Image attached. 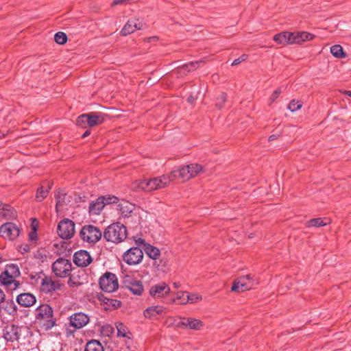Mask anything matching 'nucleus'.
<instances>
[{
  "instance_id": "f257e3e1",
  "label": "nucleus",
  "mask_w": 351,
  "mask_h": 351,
  "mask_svg": "<svg viewBox=\"0 0 351 351\" xmlns=\"http://www.w3.org/2000/svg\"><path fill=\"white\" fill-rule=\"evenodd\" d=\"M36 322L45 330H50L55 325L53 310L48 304H42L35 311Z\"/></svg>"
},
{
  "instance_id": "f03ea898",
  "label": "nucleus",
  "mask_w": 351,
  "mask_h": 351,
  "mask_svg": "<svg viewBox=\"0 0 351 351\" xmlns=\"http://www.w3.org/2000/svg\"><path fill=\"white\" fill-rule=\"evenodd\" d=\"M127 237L126 227L121 223H114L108 226L104 232V239L109 242L119 243Z\"/></svg>"
},
{
  "instance_id": "7ed1b4c3",
  "label": "nucleus",
  "mask_w": 351,
  "mask_h": 351,
  "mask_svg": "<svg viewBox=\"0 0 351 351\" xmlns=\"http://www.w3.org/2000/svg\"><path fill=\"white\" fill-rule=\"evenodd\" d=\"M101 230L93 225H84L80 231L81 239L88 244H95L101 239Z\"/></svg>"
},
{
  "instance_id": "20e7f679",
  "label": "nucleus",
  "mask_w": 351,
  "mask_h": 351,
  "mask_svg": "<svg viewBox=\"0 0 351 351\" xmlns=\"http://www.w3.org/2000/svg\"><path fill=\"white\" fill-rule=\"evenodd\" d=\"M175 325L180 329L193 330H201L204 327V324L202 320L195 317L182 316H178L175 319Z\"/></svg>"
},
{
  "instance_id": "39448f33",
  "label": "nucleus",
  "mask_w": 351,
  "mask_h": 351,
  "mask_svg": "<svg viewBox=\"0 0 351 351\" xmlns=\"http://www.w3.org/2000/svg\"><path fill=\"white\" fill-rule=\"evenodd\" d=\"M117 202L118 198L116 196L111 195L100 196L90 204L88 211L90 214L97 215L101 212L106 205Z\"/></svg>"
},
{
  "instance_id": "423d86ee",
  "label": "nucleus",
  "mask_w": 351,
  "mask_h": 351,
  "mask_svg": "<svg viewBox=\"0 0 351 351\" xmlns=\"http://www.w3.org/2000/svg\"><path fill=\"white\" fill-rule=\"evenodd\" d=\"M105 121V115L101 113L93 112L88 114H83L77 119V124L82 127H86V124L89 127L99 125Z\"/></svg>"
},
{
  "instance_id": "0eeeda50",
  "label": "nucleus",
  "mask_w": 351,
  "mask_h": 351,
  "mask_svg": "<svg viewBox=\"0 0 351 351\" xmlns=\"http://www.w3.org/2000/svg\"><path fill=\"white\" fill-rule=\"evenodd\" d=\"M101 289L105 292L112 293L119 287L118 279L114 274L106 272L99 280Z\"/></svg>"
},
{
  "instance_id": "6e6552de",
  "label": "nucleus",
  "mask_w": 351,
  "mask_h": 351,
  "mask_svg": "<svg viewBox=\"0 0 351 351\" xmlns=\"http://www.w3.org/2000/svg\"><path fill=\"white\" fill-rule=\"evenodd\" d=\"M75 223L69 219L61 220L57 227V233L62 239H69L72 238L75 232Z\"/></svg>"
},
{
  "instance_id": "1a4fd4ad",
  "label": "nucleus",
  "mask_w": 351,
  "mask_h": 351,
  "mask_svg": "<svg viewBox=\"0 0 351 351\" xmlns=\"http://www.w3.org/2000/svg\"><path fill=\"white\" fill-rule=\"evenodd\" d=\"M143 258L142 249L138 247H132L123 254V261L128 265H136L140 264Z\"/></svg>"
},
{
  "instance_id": "9d476101",
  "label": "nucleus",
  "mask_w": 351,
  "mask_h": 351,
  "mask_svg": "<svg viewBox=\"0 0 351 351\" xmlns=\"http://www.w3.org/2000/svg\"><path fill=\"white\" fill-rule=\"evenodd\" d=\"M71 263L63 258H58L52 265V271L54 274L60 278H64L71 271Z\"/></svg>"
},
{
  "instance_id": "9b49d317",
  "label": "nucleus",
  "mask_w": 351,
  "mask_h": 351,
  "mask_svg": "<svg viewBox=\"0 0 351 351\" xmlns=\"http://www.w3.org/2000/svg\"><path fill=\"white\" fill-rule=\"evenodd\" d=\"M123 283L125 287L134 295H141L144 291L142 282L132 276H125L123 280Z\"/></svg>"
},
{
  "instance_id": "f8f14e48",
  "label": "nucleus",
  "mask_w": 351,
  "mask_h": 351,
  "mask_svg": "<svg viewBox=\"0 0 351 351\" xmlns=\"http://www.w3.org/2000/svg\"><path fill=\"white\" fill-rule=\"evenodd\" d=\"M252 279L250 275H245L237 278L232 286V291L243 292L253 288L257 284Z\"/></svg>"
},
{
  "instance_id": "ddd939ff",
  "label": "nucleus",
  "mask_w": 351,
  "mask_h": 351,
  "mask_svg": "<svg viewBox=\"0 0 351 351\" xmlns=\"http://www.w3.org/2000/svg\"><path fill=\"white\" fill-rule=\"evenodd\" d=\"M20 233L19 227L14 223H5L0 227V234L5 239L14 240Z\"/></svg>"
},
{
  "instance_id": "4468645a",
  "label": "nucleus",
  "mask_w": 351,
  "mask_h": 351,
  "mask_svg": "<svg viewBox=\"0 0 351 351\" xmlns=\"http://www.w3.org/2000/svg\"><path fill=\"white\" fill-rule=\"evenodd\" d=\"M132 186L135 189H138L147 192L158 190L155 177L149 179L136 180L132 183Z\"/></svg>"
},
{
  "instance_id": "2eb2a0df",
  "label": "nucleus",
  "mask_w": 351,
  "mask_h": 351,
  "mask_svg": "<svg viewBox=\"0 0 351 351\" xmlns=\"http://www.w3.org/2000/svg\"><path fill=\"white\" fill-rule=\"evenodd\" d=\"M22 327L15 325H7L3 330V337L7 341H18L21 335Z\"/></svg>"
},
{
  "instance_id": "dca6fc26",
  "label": "nucleus",
  "mask_w": 351,
  "mask_h": 351,
  "mask_svg": "<svg viewBox=\"0 0 351 351\" xmlns=\"http://www.w3.org/2000/svg\"><path fill=\"white\" fill-rule=\"evenodd\" d=\"M171 291L170 287L165 282H160L152 285L149 291V295L154 299L167 296Z\"/></svg>"
},
{
  "instance_id": "f3484780",
  "label": "nucleus",
  "mask_w": 351,
  "mask_h": 351,
  "mask_svg": "<svg viewBox=\"0 0 351 351\" xmlns=\"http://www.w3.org/2000/svg\"><path fill=\"white\" fill-rule=\"evenodd\" d=\"M89 320L90 318L87 314L77 312L69 317V324L76 329H80L84 327L89 322Z\"/></svg>"
},
{
  "instance_id": "a211bd4d",
  "label": "nucleus",
  "mask_w": 351,
  "mask_h": 351,
  "mask_svg": "<svg viewBox=\"0 0 351 351\" xmlns=\"http://www.w3.org/2000/svg\"><path fill=\"white\" fill-rule=\"evenodd\" d=\"M0 285L5 287L8 291H12L19 287L20 282L15 280V278L12 277V276L3 271L0 274Z\"/></svg>"
},
{
  "instance_id": "6ab92c4d",
  "label": "nucleus",
  "mask_w": 351,
  "mask_h": 351,
  "mask_svg": "<svg viewBox=\"0 0 351 351\" xmlns=\"http://www.w3.org/2000/svg\"><path fill=\"white\" fill-rule=\"evenodd\" d=\"M143 27V23L139 19H132L129 20L121 30L122 36H128L137 29H141Z\"/></svg>"
},
{
  "instance_id": "aec40b11",
  "label": "nucleus",
  "mask_w": 351,
  "mask_h": 351,
  "mask_svg": "<svg viewBox=\"0 0 351 351\" xmlns=\"http://www.w3.org/2000/svg\"><path fill=\"white\" fill-rule=\"evenodd\" d=\"M73 262L79 267H86L92 262V258L86 250H79L73 255Z\"/></svg>"
},
{
  "instance_id": "412c9836",
  "label": "nucleus",
  "mask_w": 351,
  "mask_h": 351,
  "mask_svg": "<svg viewBox=\"0 0 351 351\" xmlns=\"http://www.w3.org/2000/svg\"><path fill=\"white\" fill-rule=\"evenodd\" d=\"M60 284L50 277H45L41 282L40 289L45 293H49L60 289Z\"/></svg>"
},
{
  "instance_id": "4be33fe9",
  "label": "nucleus",
  "mask_w": 351,
  "mask_h": 351,
  "mask_svg": "<svg viewBox=\"0 0 351 351\" xmlns=\"http://www.w3.org/2000/svg\"><path fill=\"white\" fill-rule=\"evenodd\" d=\"M16 210L9 204L0 201V217L5 219H12L16 217Z\"/></svg>"
},
{
  "instance_id": "5701e85b",
  "label": "nucleus",
  "mask_w": 351,
  "mask_h": 351,
  "mask_svg": "<svg viewBox=\"0 0 351 351\" xmlns=\"http://www.w3.org/2000/svg\"><path fill=\"white\" fill-rule=\"evenodd\" d=\"M173 181L176 179H181L183 181L191 179L189 170L185 166H182L178 169H173L171 173Z\"/></svg>"
},
{
  "instance_id": "b1692460",
  "label": "nucleus",
  "mask_w": 351,
  "mask_h": 351,
  "mask_svg": "<svg viewBox=\"0 0 351 351\" xmlns=\"http://www.w3.org/2000/svg\"><path fill=\"white\" fill-rule=\"evenodd\" d=\"M36 300L31 293H21L16 298V302L23 306L28 307L34 305Z\"/></svg>"
},
{
  "instance_id": "393cba45",
  "label": "nucleus",
  "mask_w": 351,
  "mask_h": 351,
  "mask_svg": "<svg viewBox=\"0 0 351 351\" xmlns=\"http://www.w3.org/2000/svg\"><path fill=\"white\" fill-rule=\"evenodd\" d=\"M135 208L134 204L124 201L118 205V210L123 217H128Z\"/></svg>"
},
{
  "instance_id": "a878e982",
  "label": "nucleus",
  "mask_w": 351,
  "mask_h": 351,
  "mask_svg": "<svg viewBox=\"0 0 351 351\" xmlns=\"http://www.w3.org/2000/svg\"><path fill=\"white\" fill-rule=\"evenodd\" d=\"M203 63L204 61L202 60L195 62H191L180 67L178 69V72L180 74H187L188 73L195 70L197 67H199L200 65L202 64Z\"/></svg>"
},
{
  "instance_id": "bb28decb",
  "label": "nucleus",
  "mask_w": 351,
  "mask_h": 351,
  "mask_svg": "<svg viewBox=\"0 0 351 351\" xmlns=\"http://www.w3.org/2000/svg\"><path fill=\"white\" fill-rule=\"evenodd\" d=\"M165 308L162 306H152L146 308L144 311L145 317H152L157 315H162L165 313Z\"/></svg>"
},
{
  "instance_id": "cd10ccee",
  "label": "nucleus",
  "mask_w": 351,
  "mask_h": 351,
  "mask_svg": "<svg viewBox=\"0 0 351 351\" xmlns=\"http://www.w3.org/2000/svg\"><path fill=\"white\" fill-rule=\"evenodd\" d=\"M155 178L156 182H157L158 190L166 188L173 182V179L170 173L163 174L160 176Z\"/></svg>"
},
{
  "instance_id": "c85d7f7f",
  "label": "nucleus",
  "mask_w": 351,
  "mask_h": 351,
  "mask_svg": "<svg viewBox=\"0 0 351 351\" xmlns=\"http://www.w3.org/2000/svg\"><path fill=\"white\" fill-rule=\"evenodd\" d=\"M144 251L145 254L153 260H157L160 256L159 249L150 244L146 245Z\"/></svg>"
},
{
  "instance_id": "c756f323",
  "label": "nucleus",
  "mask_w": 351,
  "mask_h": 351,
  "mask_svg": "<svg viewBox=\"0 0 351 351\" xmlns=\"http://www.w3.org/2000/svg\"><path fill=\"white\" fill-rule=\"evenodd\" d=\"M330 220L328 218H315L307 221L308 227H322L330 223Z\"/></svg>"
},
{
  "instance_id": "7c9ffc66",
  "label": "nucleus",
  "mask_w": 351,
  "mask_h": 351,
  "mask_svg": "<svg viewBox=\"0 0 351 351\" xmlns=\"http://www.w3.org/2000/svg\"><path fill=\"white\" fill-rule=\"evenodd\" d=\"M4 271L15 278L19 277L21 275L19 267L16 264H8L5 266Z\"/></svg>"
},
{
  "instance_id": "2f4dec72",
  "label": "nucleus",
  "mask_w": 351,
  "mask_h": 351,
  "mask_svg": "<svg viewBox=\"0 0 351 351\" xmlns=\"http://www.w3.org/2000/svg\"><path fill=\"white\" fill-rule=\"evenodd\" d=\"M117 330V336L119 337H128L130 338L129 335L130 333L129 332L128 328L126 326H125L121 322H117L115 324Z\"/></svg>"
},
{
  "instance_id": "473e14b6",
  "label": "nucleus",
  "mask_w": 351,
  "mask_h": 351,
  "mask_svg": "<svg viewBox=\"0 0 351 351\" xmlns=\"http://www.w3.org/2000/svg\"><path fill=\"white\" fill-rule=\"evenodd\" d=\"M84 351H104V348L98 341L92 340L86 343Z\"/></svg>"
},
{
  "instance_id": "72a5a7b5",
  "label": "nucleus",
  "mask_w": 351,
  "mask_h": 351,
  "mask_svg": "<svg viewBox=\"0 0 351 351\" xmlns=\"http://www.w3.org/2000/svg\"><path fill=\"white\" fill-rule=\"evenodd\" d=\"M330 53L337 58H345L346 54L343 52V47L339 45H335L330 47Z\"/></svg>"
},
{
  "instance_id": "f704fd0d",
  "label": "nucleus",
  "mask_w": 351,
  "mask_h": 351,
  "mask_svg": "<svg viewBox=\"0 0 351 351\" xmlns=\"http://www.w3.org/2000/svg\"><path fill=\"white\" fill-rule=\"evenodd\" d=\"M314 36L306 32H297L295 38H296V44L300 43L304 41L311 40L313 38Z\"/></svg>"
},
{
  "instance_id": "c9c22d12",
  "label": "nucleus",
  "mask_w": 351,
  "mask_h": 351,
  "mask_svg": "<svg viewBox=\"0 0 351 351\" xmlns=\"http://www.w3.org/2000/svg\"><path fill=\"white\" fill-rule=\"evenodd\" d=\"M186 167L189 170L191 178L196 176L200 171H202V167L200 165L196 163L187 165Z\"/></svg>"
},
{
  "instance_id": "e433bc0d",
  "label": "nucleus",
  "mask_w": 351,
  "mask_h": 351,
  "mask_svg": "<svg viewBox=\"0 0 351 351\" xmlns=\"http://www.w3.org/2000/svg\"><path fill=\"white\" fill-rule=\"evenodd\" d=\"M202 299V297L201 295L195 293H189L187 292V294L186 295V302L190 304H194L197 303L199 301H201Z\"/></svg>"
},
{
  "instance_id": "4c0bfd02",
  "label": "nucleus",
  "mask_w": 351,
  "mask_h": 351,
  "mask_svg": "<svg viewBox=\"0 0 351 351\" xmlns=\"http://www.w3.org/2000/svg\"><path fill=\"white\" fill-rule=\"evenodd\" d=\"M50 188H45L44 186H40L38 189L36 199L38 202L43 201L48 195Z\"/></svg>"
},
{
  "instance_id": "58836bf2",
  "label": "nucleus",
  "mask_w": 351,
  "mask_h": 351,
  "mask_svg": "<svg viewBox=\"0 0 351 351\" xmlns=\"http://www.w3.org/2000/svg\"><path fill=\"white\" fill-rule=\"evenodd\" d=\"M187 294V291H178L176 293V297L173 300V302H178L181 305L186 304V295Z\"/></svg>"
},
{
  "instance_id": "ea45409f",
  "label": "nucleus",
  "mask_w": 351,
  "mask_h": 351,
  "mask_svg": "<svg viewBox=\"0 0 351 351\" xmlns=\"http://www.w3.org/2000/svg\"><path fill=\"white\" fill-rule=\"evenodd\" d=\"M302 106V104L299 100L293 99L288 104L287 108L292 112L300 110Z\"/></svg>"
},
{
  "instance_id": "a19ab883",
  "label": "nucleus",
  "mask_w": 351,
  "mask_h": 351,
  "mask_svg": "<svg viewBox=\"0 0 351 351\" xmlns=\"http://www.w3.org/2000/svg\"><path fill=\"white\" fill-rule=\"evenodd\" d=\"M54 40L58 44L64 45L67 41V36L64 32H59L55 34Z\"/></svg>"
},
{
  "instance_id": "79ce46f5",
  "label": "nucleus",
  "mask_w": 351,
  "mask_h": 351,
  "mask_svg": "<svg viewBox=\"0 0 351 351\" xmlns=\"http://www.w3.org/2000/svg\"><path fill=\"white\" fill-rule=\"evenodd\" d=\"M101 332L104 336L110 337L114 333V327L110 324H105L101 327Z\"/></svg>"
},
{
  "instance_id": "37998d69",
  "label": "nucleus",
  "mask_w": 351,
  "mask_h": 351,
  "mask_svg": "<svg viewBox=\"0 0 351 351\" xmlns=\"http://www.w3.org/2000/svg\"><path fill=\"white\" fill-rule=\"evenodd\" d=\"M284 32L287 40V45L296 44V32Z\"/></svg>"
},
{
  "instance_id": "c03bdc74",
  "label": "nucleus",
  "mask_w": 351,
  "mask_h": 351,
  "mask_svg": "<svg viewBox=\"0 0 351 351\" xmlns=\"http://www.w3.org/2000/svg\"><path fill=\"white\" fill-rule=\"evenodd\" d=\"M273 39H274V40L275 42H276L278 44H280V45H287V40H286V37H285L284 32L276 34L274 36Z\"/></svg>"
},
{
  "instance_id": "a18cd8bd",
  "label": "nucleus",
  "mask_w": 351,
  "mask_h": 351,
  "mask_svg": "<svg viewBox=\"0 0 351 351\" xmlns=\"http://www.w3.org/2000/svg\"><path fill=\"white\" fill-rule=\"evenodd\" d=\"M108 306H112L114 308H118L121 306V302L114 299H107L106 302Z\"/></svg>"
},
{
  "instance_id": "49530a36",
  "label": "nucleus",
  "mask_w": 351,
  "mask_h": 351,
  "mask_svg": "<svg viewBox=\"0 0 351 351\" xmlns=\"http://www.w3.org/2000/svg\"><path fill=\"white\" fill-rule=\"evenodd\" d=\"M226 95L223 93H222L219 97L217 98V103H216V106L219 108H222L223 106V104H224V102L226 101Z\"/></svg>"
},
{
  "instance_id": "de8ad7c7",
  "label": "nucleus",
  "mask_w": 351,
  "mask_h": 351,
  "mask_svg": "<svg viewBox=\"0 0 351 351\" xmlns=\"http://www.w3.org/2000/svg\"><path fill=\"white\" fill-rule=\"evenodd\" d=\"M134 242L136 245V247H138L141 249L143 248V250L146 247V245H149V243H146L145 239L142 238L135 239Z\"/></svg>"
},
{
  "instance_id": "09e8293b",
  "label": "nucleus",
  "mask_w": 351,
  "mask_h": 351,
  "mask_svg": "<svg viewBox=\"0 0 351 351\" xmlns=\"http://www.w3.org/2000/svg\"><path fill=\"white\" fill-rule=\"evenodd\" d=\"M247 58V56L246 54H243L238 58L235 59L231 64L232 66H236L242 62L246 60Z\"/></svg>"
},
{
  "instance_id": "8fccbe9b",
  "label": "nucleus",
  "mask_w": 351,
  "mask_h": 351,
  "mask_svg": "<svg viewBox=\"0 0 351 351\" xmlns=\"http://www.w3.org/2000/svg\"><path fill=\"white\" fill-rule=\"evenodd\" d=\"M68 285L70 287H78V286L81 285L82 283L80 282L78 280H77L76 278L73 276L70 277V278L68 281Z\"/></svg>"
},
{
  "instance_id": "3c124183",
  "label": "nucleus",
  "mask_w": 351,
  "mask_h": 351,
  "mask_svg": "<svg viewBox=\"0 0 351 351\" xmlns=\"http://www.w3.org/2000/svg\"><path fill=\"white\" fill-rule=\"evenodd\" d=\"M64 196L65 194L60 193V191L57 192V193L56 194V198L57 199L56 207H58V206H61L62 204Z\"/></svg>"
},
{
  "instance_id": "603ef678",
  "label": "nucleus",
  "mask_w": 351,
  "mask_h": 351,
  "mask_svg": "<svg viewBox=\"0 0 351 351\" xmlns=\"http://www.w3.org/2000/svg\"><path fill=\"white\" fill-rule=\"evenodd\" d=\"M280 93H281V90L280 88H278L276 90H274L269 99H270L269 104L273 103L279 97Z\"/></svg>"
},
{
  "instance_id": "864d4df0",
  "label": "nucleus",
  "mask_w": 351,
  "mask_h": 351,
  "mask_svg": "<svg viewBox=\"0 0 351 351\" xmlns=\"http://www.w3.org/2000/svg\"><path fill=\"white\" fill-rule=\"evenodd\" d=\"M29 250V247L27 245H21L20 247V251L21 253L27 252Z\"/></svg>"
},
{
  "instance_id": "5fc2aeb1",
  "label": "nucleus",
  "mask_w": 351,
  "mask_h": 351,
  "mask_svg": "<svg viewBox=\"0 0 351 351\" xmlns=\"http://www.w3.org/2000/svg\"><path fill=\"white\" fill-rule=\"evenodd\" d=\"M29 238L30 240L32 241H34L36 239V230H34V231L32 232L29 234Z\"/></svg>"
},
{
  "instance_id": "6e6d98bb",
  "label": "nucleus",
  "mask_w": 351,
  "mask_h": 351,
  "mask_svg": "<svg viewBox=\"0 0 351 351\" xmlns=\"http://www.w3.org/2000/svg\"><path fill=\"white\" fill-rule=\"evenodd\" d=\"M196 100V97L191 95L188 97L187 101L188 102L193 104Z\"/></svg>"
},
{
  "instance_id": "4d7b16f0",
  "label": "nucleus",
  "mask_w": 351,
  "mask_h": 351,
  "mask_svg": "<svg viewBox=\"0 0 351 351\" xmlns=\"http://www.w3.org/2000/svg\"><path fill=\"white\" fill-rule=\"evenodd\" d=\"M5 299V294L3 291L0 289V303L2 302Z\"/></svg>"
},
{
  "instance_id": "13d9d810",
  "label": "nucleus",
  "mask_w": 351,
  "mask_h": 351,
  "mask_svg": "<svg viewBox=\"0 0 351 351\" xmlns=\"http://www.w3.org/2000/svg\"><path fill=\"white\" fill-rule=\"evenodd\" d=\"M278 137V135L272 134L269 137L268 140H269V141H272L276 140Z\"/></svg>"
},
{
  "instance_id": "bf43d9fd",
  "label": "nucleus",
  "mask_w": 351,
  "mask_h": 351,
  "mask_svg": "<svg viewBox=\"0 0 351 351\" xmlns=\"http://www.w3.org/2000/svg\"><path fill=\"white\" fill-rule=\"evenodd\" d=\"M173 286L176 289H178V288H180V287L181 284H180L179 282H173Z\"/></svg>"
},
{
  "instance_id": "052dcab7",
  "label": "nucleus",
  "mask_w": 351,
  "mask_h": 351,
  "mask_svg": "<svg viewBox=\"0 0 351 351\" xmlns=\"http://www.w3.org/2000/svg\"><path fill=\"white\" fill-rule=\"evenodd\" d=\"M90 134V132L89 130H86L82 136V138H85L88 136Z\"/></svg>"
},
{
  "instance_id": "680f3d73",
  "label": "nucleus",
  "mask_w": 351,
  "mask_h": 351,
  "mask_svg": "<svg viewBox=\"0 0 351 351\" xmlns=\"http://www.w3.org/2000/svg\"><path fill=\"white\" fill-rule=\"evenodd\" d=\"M342 93L349 97H351V91L350 90H343Z\"/></svg>"
}]
</instances>
